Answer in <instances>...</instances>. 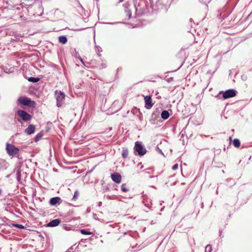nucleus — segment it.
Returning a JSON list of instances; mask_svg holds the SVG:
<instances>
[{"instance_id": "15", "label": "nucleus", "mask_w": 252, "mask_h": 252, "mask_svg": "<svg viewBox=\"0 0 252 252\" xmlns=\"http://www.w3.org/2000/svg\"><path fill=\"white\" fill-rule=\"evenodd\" d=\"M59 40L60 43L65 44L67 41V38L65 35H62L59 37Z\"/></svg>"}, {"instance_id": "26", "label": "nucleus", "mask_w": 252, "mask_h": 252, "mask_svg": "<svg viewBox=\"0 0 252 252\" xmlns=\"http://www.w3.org/2000/svg\"><path fill=\"white\" fill-rule=\"evenodd\" d=\"M227 180L229 181V182H231V184L229 186V187H231L235 184V181L233 179H230L229 180L227 179Z\"/></svg>"}, {"instance_id": "36", "label": "nucleus", "mask_w": 252, "mask_h": 252, "mask_svg": "<svg viewBox=\"0 0 252 252\" xmlns=\"http://www.w3.org/2000/svg\"><path fill=\"white\" fill-rule=\"evenodd\" d=\"M79 60H80V61H81L83 63H84L83 60V59H82L81 58H80L79 59Z\"/></svg>"}, {"instance_id": "45", "label": "nucleus", "mask_w": 252, "mask_h": 252, "mask_svg": "<svg viewBox=\"0 0 252 252\" xmlns=\"http://www.w3.org/2000/svg\"><path fill=\"white\" fill-rule=\"evenodd\" d=\"M2 168V167H0V169H1Z\"/></svg>"}, {"instance_id": "21", "label": "nucleus", "mask_w": 252, "mask_h": 252, "mask_svg": "<svg viewBox=\"0 0 252 252\" xmlns=\"http://www.w3.org/2000/svg\"><path fill=\"white\" fill-rule=\"evenodd\" d=\"M42 136H43V134L42 132H40V133H38L35 137V141L37 142V141H39L41 138Z\"/></svg>"}, {"instance_id": "9", "label": "nucleus", "mask_w": 252, "mask_h": 252, "mask_svg": "<svg viewBox=\"0 0 252 252\" xmlns=\"http://www.w3.org/2000/svg\"><path fill=\"white\" fill-rule=\"evenodd\" d=\"M145 106L147 109H150L153 104L152 103V99L150 96H146L145 97Z\"/></svg>"}, {"instance_id": "7", "label": "nucleus", "mask_w": 252, "mask_h": 252, "mask_svg": "<svg viewBox=\"0 0 252 252\" xmlns=\"http://www.w3.org/2000/svg\"><path fill=\"white\" fill-rule=\"evenodd\" d=\"M112 180L116 183H120L121 182L122 176L118 173H114L111 174Z\"/></svg>"}, {"instance_id": "24", "label": "nucleus", "mask_w": 252, "mask_h": 252, "mask_svg": "<svg viewBox=\"0 0 252 252\" xmlns=\"http://www.w3.org/2000/svg\"><path fill=\"white\" fill-rule=\"evenodd\" d=\"M121 190L123 191V192H127L128 191V189H127L126 188V184H122V186H121Z\"/></svg>"}, {"instance_id": "3", "label": "nucleus", "mask_w": 252, "mask_h": 252, "mask_svg": "<svg viewBox=\"0 0 252 252\" xmlns=\"http://www.w3.org/2000/svg\"><path fill=\"white\" fill-rule=\"evenodd\" d=\"M6 151L10 156H15L19 152V149L14 145L7 143L6 144Z\"/></svg>"}, {"instance_id": "16", "label": "nucleus", "mask_w": 252, "mask_h": 252, "mask_svg": "<svg viewBox=\"0 0 252 252\" xmlns=\"http://www.w3.org/2000/svg\"><path fill=\"white\" fill-rule=\"evenodd\" d=\"M95 51L97 53L98 56H100V53L102 51V49L101 47L99 46L95 45Z\"/></svg>"}, {"instance_id": "28", "label": "nucleus", "mask_w": 252, "mask_h": 252, "mask_svg": "<svg viewBox=\"0 0 252 252\" xmlns=\"http://www.w3.org/2000/svg\"><path fill=\"white\" fill-rule=\"evenodd\" d=\"M178 168V164L177 163H176L173 166H172V169L174 170H175L176 169H177Z\"/></svg>"}, {"instance_id": "38", "label": "nucleus", "mask_w": 252, "mask_h": 252, "mask_svg": "<svg viewBox=\"0 0 252 252\" xmlns=\"http://www.w3.org/2000/svg\"><path fill=\"white\" fill-rule=\"evenodd\" d=\"M16 10H17L18 11H20L21 10V8H17Z\"/></svg>"}, {"instance_id": "37", "label": "nucleus", "mask_w": 252, "mask_h": 252, "mask_svg": "<svg viewBox=\"0 0 252 252\" xmlns=\"http://www.w3.org/2000/svg\"><path fill=\"white\" fill-rule=\"evenodd\" d=\"M106 24H110V25H113V24H114L115 23H107Z\"/></svg>"}, {"instance_id": "12", "label": "nucleus", "mask_w": 252, "mask_h": 252, "mask_svg": "<svg viewBox=\"0 0 252 252\" xmlns=\"http://www.w3.org/2000/svg\"><path fill=\"white\" fill-rule=\"evenodd\" d=\"M61 222L60 219H55L51 220L47 224V226L49 227H55L58 226Z\"/></svg>"}, {"instance_id": "5", "label": "nucleus", "mask_w": 252, "mask_h": 252, "mask_svg": "<svg viewBox=\"0 0 252 252\" xmlns=\"http://www.w3.org/2000/svg\"><path fill=\"white\" fill-rule=\"evenodd\" d=\"M33 103V101L27 97L21 96L17 99V104L18 105L21 104L24 106H31Z\"/></svg>"}, {"instance_id": "22", "label": "nucleus", "mask_w": 252, "mask_h": 252, "mask_svg": "<svg viewBox=\"0 0 252 252\" xmlns=\"http://www.w3.org/2000/svg\"><path fill=\"white\" fill-rule=\"evenodd\" d=\"M79 195V191L77 190H75V191L74 192V196L72 198V200H76L78 198Z\"/></svg>"}, {"instance_id": "27", "label": "nucleus", "mask_w": 252, "mask_h": 252, "mask_svg": "<svg viewBox=\"0 0 252 252\" xmlns=\"http://www.w3.org/2000/svg\"><path fill=\"white\" fill-rule=\"evenodd\" d=\"M189 23H190V26L192 27L193 25H195V23L194 22L193 20L190 18L189 19Z\"/></svg>"}, {"instance_id": "8", "label": "nucleus", "mask_w": 252, "mask_h": 252, "mask_svg": "<svg viewBox=\"0 0 252 252\" xmlns=\"http://www.w3.org/2000/svg\"><path fill=\"white\" fill-rule=\"evenodd\" d=\"M62 202V199L60 197H52L50 199L49 203L51 205L55 206L60 204Z\"/></svg>"}, {"instance_id": "4", "label": "nucleus", "mask_w": 252, "mask_h": 252, "mask_svg": "<svg viewBox=\"0 0 252 252\" xmlns=\"http://www.w3.org/2000/svg\"><path fill=\"white\" fill-rule=\"evenodd\" d=\"M134 151L135 152H137L138 155L140 156H143L146 153V149L143 147L141 143L139 141H137L135 143L134 147Z\"/></svg>"}, {"instance_id": "11", "label": "nucleus", "mask_w": 252, "mask_h": 252, "mask_svg": "<svg viewBox=\"0 0 252 252\" xmlns=\"http://www.w3.org/2000/svg\"><path fill=\"white\" fill-rule=\"evenodd\" d=\"M35 127L33 125H30L25 130V133L30 135L33 133L35 131Z\"/></svg>"}, {"instance_id": "29", "label": "nucleus", "mask_w": 252, "mask_h": 252, "mask_svg": "<svg viewBox=\"0 0 252 252\" xmlns=\"http://www.w3.org/2000/svg\"><path fill=\"white\" fill-rule=\"evenodd\" d=\"M148 170H151L152 171H153V168H147L146 169H145L144 170V171L147 173H150L149 171H148Z\"/></svg>"}, {"instance_id": "34", "label": "nucleus", "mask_w": 252, "mask_h": 252, "mask_svg": "<svg viewBox=\"0 0 252 252\" xmlns=\"http://www.w3.org/2000/svg\"><path fill=\"white\" fill-rule=\"evenodd\" d=\"M102 202L99 201V202H98V206H101L102 205Z\"/></svg>"}, {"instance_id": "33", "label": "nucleus", "mask_w": 252, "mask_h": 252, "mask_svg": "<svg viewBox=\"0 0 252 252\" xmlns=\"http://www.w3.org/2000/svg\"><path fill=\"white\" fill-rule=\"evenodd\" d=\"M79 7L81 9H82V10H84V8L83 7V6L81 5V4L79 2Z\"/></svg>"}, {"instance_id": "19", "label": "nucleus", "mask_w": 252, "mask_h": 252, "mask_svg": "<svg viewBox=\"0 0 252 252\" xmlns=\"http://www.w3.org/2000/svg\"><path fill=\"white\" fill-rule=\"evenodd\" d=\"M143 202L145 206H146L148 209L147 210H145V211L146 212H148V211L150 209L151 207V205L148 203V200H144Z\"/></svg>"}, {"instance_id": "30", "label": "nucleus", "mask_w": 252, "mask_h": 252, "mask_svg": "<svg viewBox=\"0 0 252 252\" xmlns=\"http://www.w3.org/2000/svg\"><path fill=\"white\" fill-rule=\"evenodd\" d=\"M73 249L72 247H70L69 249L67 250V251L66 252H74L73 251Z\"/></svg>"}, {"instance_id": "43", "label": "nucleus", "mask_w": 252, "mask_h": 252, "mask_svg": "<svg viewBox=\"0 0 252 252\" xmlns=\"http://www.w3.org/2000/svg\"><path fill=\"white\" fill-rule=\"evenodd\" d=\"M170 79H169V81H171V79H172V78H170Z\"/></svg>"}, {"instance_id": "32", "label": "nucleus", "mask_w": 252, "mask_h": 252, "mask_svg": "<svg viewBox=\"0 0 252 252\" xmlns=\"http://www.w3.org/2000/svg\"><path fill=\"white\" fill-rule=\"evenodd\" d=\"M102 68H104L106 67V64L105 63L101 64Z\"/></svg>"}, {"instance_id": "31", "label": "nucleus", "mask_w": 252, "mask_h": 252, "mask_svg": "<svg viewBox=\"0 0 252 252\" xmlns=\"http://www.w3.org/2000/svg\"><path fill=\"white\" fill-rule=\"evenodd\" d=\"M201 0L205 3L209 2L211 1V0Z\"/></svg>"}, {"instance_id": "35", "label": "nucleus", "mask_w": 252, "mask_h": 252, "mask_svg": "<svg viewBox=\"0 0 252 252\" xmlns=\"http://www.w3.org/2000/svg\"><path fill=\"white\" fill-rule=\"evenodd\" d=\"M135 8L136 10V12H137L138 10V8H137V6L136 5V4H135Z\"/></svg>"}, {"instance_id": "42", "label": "nucleus", "mask_w": 252, "mask_h": 252, "mask_svg": "<svg viewBox=\"0 0 252 252\" xmlns=\"http://www.w3.org/2000/svg\"><path fill=\"white\" fill-rule=\"evenodd\" d=\"M18 121L19 122L21 123V120H20V119H18Z\"/></svg>"}, {"instance_id": "39", "label": "nucleus", "mask_w": 252, "mask_h": 252, "mask_svg": "<svg viewBox=\"0 0 252 252\" xmlns=\"http://www.w3.org/2000/svg\"><path fill=\"white\" fill-rule=\"evenodd\" d=\"M2 193V190L1 189H0V195Z\"/></svg>"}, {"instance_id": "23", "label": "nucleus", "mask_w": 252, "mask_h": 252, "mask_svg": "<svg viewBox=\"0 0 252 252\" xmlns=\"http://www.w3.org/2000/svg\"><path fill=\"white\" fill-rule=\"evenodd\" d=\"M212 248L210 245H208L206 246L205 249V252H212Z\"/></svg>"}, {"instance_id": "6", "label": "nucleus", "mask_w": 252, "mask_h": 252, "mask_svg": "<svg viewBox=\"0 0 252 252\" xmlns=\"http://www.w3.org/2000/svg\"><path fill=\"white\" fill-rule=\"evenodd\" d=\"M17 114L23 121L28 122L32 119L31 115L24 110H18Z\"/></svg>"}, {"instance_id": "2", "label": "nucleus", "mask_w": 252, "mask_h": 252, "mask_svg": "<svg viewBox=\"0 0 252 252\" xmlns=\"http://www.w3.org/2000/svg\"><path fill=\"white\" fill-rule=\"evenodd\" d=\"M55 94L57 101L56 105L58 107H61L64 102L65 96V94L61 91L56 90Z\"/></svg>"}, {"instance_id": "40", "label": "nucleus", "mask_w": 252, "mask_h": 252, "mask_svg": "<svg viewBox=\"0 0 252 252\" xmlns=\"http://www.w3.org/2000/svg\"><path fill=\"white\" fill-rule=\"evenodd\" d=\"M124 0H119V2H122V1H123Z\"/></svg>"}, {"instance_id": "25", "label": "nucleus", "mask_w": 252, "mask_h": 252, "mask_svg": "<svg viewBox=\"0 0 252 252\" xmlns=\"http://www.w3.org/2000/svg\"><path fill=\"white\" fill-rule=\"evenodd\" d=\"M14 225L16 227H17L18 228H20V229H23L24 228V226L23 225L20 224H15Z\"/></svg>"}, {"instance_id": "13", "label": "nucleus", "mask_w": 252, "mask_h": 252, "mask_svg": "<svg viewBox=\"0 0 252 252\" xmlns=\"http://www.w3.org/2000/svg\"><path fill=\"white\" fill-rule=\"evenodd\" d=\"M170 116L169 113L167 110H163L161 114V117L163 120H167Z\"/></svg>"}, {"instance_id": "44", "label": "nucleus", "mask_w": 252, "mask_h": 252, "mask_svg": "<svg viewBox=\"0 0 252 252\" xmlns=\"http://www.w3.org/2000/svg\"><path fill=\"white\" fill-rule=\"evenodd\" d=\"M170 79H169V81H171V79H172V78H170Z\"/></svg>"}, {"instance_id": "41", "label": "nucleus", "mask_w": 252, "mask_h": 252, "mask_svg": "<svg viewBox=\"0 0 252 252\" xmlns=\"http://www.w3.org/2000/svg\"><path fill=\"white\" fill-rule=\"evenodd\" d=\"M143 167V165H141V166H140V169H142Z\"/></svg>"}, {"instance_id": "17", "label": "nucleus", "mask_w": 252, "mask_h": 252, "mask_svg": "<svg viewBox=\"0 0 252 252\" xmlns=\"http://www.w3.org/2000/svg\"><path fill=\"white\" fill-rule=\"evenodd\" d=\"M40 79L37 77H30L28 78V81L32 83H36L39 81Z\"/></svg>"}, {"instance_id": "14", "label": "nucleus", "mask_w": 252, "mask_h": 252, "mask_svg": "<svg viewBox=\"0 0 252 252\" xmlns=\"http://www.w3.org/2000/svg\"><path fill=\"white\" fill-rule=\"evenodd\" d=\"M128 155V151L127 148H123L122 150V156L124 159L127 158Z\"/></svg>"}, {"instance_id": "20", "label": "nucleus", "mask_w": 252, "mask_h": 252, "mask_svg": "<svg viewBox=\"0 0 252 252\" xmlns=\"http://www.w3.org/2000/svg\"><path fill=\"white\" fill-rule=\"evenodd\" d=\"M81 233L83 235H91L92 232L88 231L86 229H83L81 230Z\"/></svg>"}, {"instance_id": "10", "label": "nucleus", "mask_w": 252, "mask_h": 252, "mask_svg": "<svg viewBox=\"0 0 252 252\" xmlns=\"http://www.w3.org/2000/svg\"><path fill=\"white\" fill-rule=\"evenodd\" d=\"M130 4L128 2L125 3L123 6L125 8V12L126 14V16L128 17V19H129L131 17V12L129 8Z\"/></svg>"}, {"instance_id": "1", "label": "nucleus", "mask_w": 252, "mask_h": 252, "mask_svg": "<svg viewBox=\"0 0 252 252\" xmlns=\"http://www.w3.org/2000/svg\"><path fill=\"white\" fill-rule=\"evenodd\" d=\"M237 91L234 89H229L225 91H220L218 94L219 98H220V95L222 94V98L223 99L229 98L235 96L236 95Z\"/></svg>"}, {"instance_id": "18", "label": "nucleus", "mask_w": 252, "mask_h": 252, "mask_svg": "<svg viewBox=\"0 0 252 252\" xmlns=\"http://www.w3.org/2000/svg\"><path fill=\"white\" fill-rule=\"evenodd\" d=\"M233 144L235 147L238 148L240 146V142L238 139H234L233 140Z\"/></svg>"}]
</instances>
